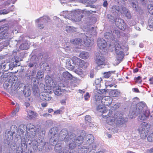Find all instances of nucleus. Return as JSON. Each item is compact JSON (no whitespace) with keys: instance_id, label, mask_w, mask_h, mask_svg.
<instances>
[{"instance_id":"1","label":"nucleus","mask_w":153,"mask_h":153,"mask_svg":"<svg viewBox=\"0 0 153 153\" xmlns=\"http://www.w3.org/2000/svg\"><path fill=\"white\" fill-rule=\"evenodd\" d=\"M145 104L142 102H140L137 104L135 106H132L130 109L129 117L132 119L135 118L138 114H140L139 118L141 120H144L149 117L150 111L149 110L146 109L143 111V109Z\"/></svg>"},{"instance_id":"2","label":"nucleus","mask_w":153,"mask_h":153,"mask_svg":"<svg viewBox=\"0 0 153 153\" xmlns=\"http://www.w3.org/2000/svg\"><path fill=\"white\" fill-rule=\"evenodd\" d=\"M83 140L81 136L76 137L75 134L72 132L68 133V141L69 142L70 149H74L79 146L82 143Z\"/></svg>"},{"instance_id":"3","label":"nucleus","mask_w":153,"mask_h":153,"mask_svg":"<svg viewBox=\"0 0 153 153\" xmlns=\"http://www.w3.org/2000/svg\"><path fill=\"white\" fill-rule=\"evenodd\" d=\"M123 47L121 44L117 42L111 44L109 47V49L111 51H115L116 55L119 58L117 59L119 61H121L124 56V53L123 51Z\"/></svg>"},{"instance_id":"4","label":"nucleus","mask_w":153,"mask_h":153,"mask_svg":"<svg viewBox=\"0 0 153 153\" xmlns=\"http://www.w3.org/2000/svg\"><path fill=\"white\" fill-rule=\"evenodd\" d=\"M58 128L54 127L50 130L49 133L51 137L50 141L51 142H53V145H55L56 149H57L59 146V149H60L62 148V144L59 145V143H56L57 141L58 142H59V136L58 133Z\"/></svg>"},{"instance_id":"5","label":"nucleus","mask_w":153,"mask_h":153,"mask_svg":"<svg viewBox=\"0 0 153 153\" xmlns=\"http://www.w3.org/2000/svg\"><path fill=\"white\" fill-rule=\"evenodd\" d=\"M102 116L103 118H107L109 117L107 120V123L109 125H112L115 123L116 119H117V115L112 112V111H102Z\"/></svg>"},{"instance_id":"6","label":"nucleus","mask_w":153,"mask_h":153,"mask_svg":"<svg viewBox=\"0 0 153 153\" xmlns=\"http://www.w3.org/2000/svg\"><path fill=\"white\" fill-rule=\"evenodd\" d=\"M83 11L80 10H77L72 11L69 14V16H71V19L73 20L80 21L83 16Z\"/></svg>"},{"instance_id":"7","label":"nucleus","mask_w":153,"mask_h":153,"mask_svg":"<svg viewBox=\"0 0 153 153\" xmlns=\"http://www.w3.org/2000/svg\"><path fill=\"white\" fill-rule=\"evenodd\" d=\"M147 123H143L140 125V128L138 129L140 137L142 139L146 138L148 134L149 130L147 127Z\"/></svg>"},{"instance_id":"8","label":"nucleus","mask_w":153,"mask_h":153,"mask_svg":"<svg viewBox=\"0 0 153 153\" xmlns=\"http://www.w3.org/2000/svg\"><path fill=\"white\" fill-rule=\"evenodd\" d=\"M70 61V59H68V69L70 70H74V72L79 75L82 74L83 73L82 70L79 67H74L71 64Z\"/></svg>"},{"instance_id":"9","label":"nucleus","mask_w":153,"mask_h":153,"mask_svg":"<svg viewBox=\"0 0 153 153\" xmlns=\"http://www.w3.org/2000/svg\"><path fill=\"white\" fill-rule=\"evenodd\" d=\"M115 22L116 26L120 30H124L127 27V25L124 21L120 18L116 19Z\"/></svg>"},{"instance_id":"10","label":"nucleus","mask_w":153,"mask_h":153,"mask_svg":"<svg viewBox=\"0 0 153 153\" xmlns=\"http://www.w3.org/2000/svg\"><path fill=\"white\" fill-rule=\"evenodd\" d=\"M95 61L98 65H103L105 63V59L102 55L99 53H96V54Z\"/></svg>"},{"instance_id":"11","label":"nucleus","mask_w":153,"mask_h":153,"mask_svg":"<svg viewBox=\"0 0 153 153\" xmlns=\"http://www.w3.org/2000/svg\"><path fill=\"white\" fill-rule=\"evenodd\" d=\"M94 43L93 40L89 36L86 35L84 38L83 45L84 46L89 47L91 46Z\"/></svg>"},{"instance_id":"12","label":"nucleus","mask_w":153,"mask_h":153,"mask_svg":"<svg viewBox=\"0 0 153 153\" xmlns=\"http://www.w3.org/2000/svg\"><path fill=\"white\" fill-rule=\"evenodd\" d=\"M96 29V28L89 26L87 27V29H85L84 30L87 32L86 33L87 35L90 36L92 35H95L97 34Z\"/></svg>"},{"instance_id":"13","label":"nucleus","mask_w":153,"mask_h":153,"mask_svg":"<svg viewBox=\"0 0 153 153\" xmlns=\"http://www.w3.org/2000/svg\"><path fill=\"white\" fill-rule=\"evenodd\" d=\"M112 102V99L110 96H106L102 97L101 103L105 106H109Z\"/></svg>"},{"instance_id":"14","label":"nucleus","mask_w":153,"mask_h":153,"mask_svg":"<svg viewBox=\"0 0 153 153\" xmlns=\"http://www.w3.org/2000/svg\"><path fill=\"white\" fill-rule=\"evenodd\" d=\"M107 43L104 39L102 38H99L97 41L98 47L100 49L105 48L107 46Z\"/></svg>"},{"instance_id":"15","label":"nucleus","mask_w":153,"mask_h":153,"mask_svg":"<svg viewBox=\"0 0 153 153\" xmlns=\"http://www.w3.org/2000/svg\"><path fill=\"white\" fill-rule=\"evenodd\" d=\"M106 91V90L105 89H102L98 91L97 93H95L94 95V98L95 101H100L101 100H102V97L101 96V94H103Z\"/></svg>"},{"instance_id":"16","label":"nucleus","mask_w":153,"mask_h":153,"mask_svg":"<svg viewBox=\"0 0 153 153\" xmlns=\"http://www.w3.org/2000/svg\"><path fill=\"white\" fill-rule=\"evenodd\" d=\"M112 34L109 32H106L105 33L104 36L107 39L111 38H112V35L116 37V36H118L119 35L120 33L117 31L115 30L112 32L111 31Z\"/></svg>"},{"instance_id":"17","label":"nucleus","mask_w":153,"mask_h":153,"mask_svg":"<svg viewBox=\"0 0 153 153\" xmlns=\"http://www.w3.org/2000/svg\"><path fill=\"white\" fill-rule=\"evenodd\" d=\"M120 8L119 6L113 5L111 8V11L114 15L118 16L120 14Z\"/></svg>"},{"instance_id":"18","label":"nucleus","mask_w":153,"mask_h":153,"mask_svg":"<svg viewBox=\"0 0 153 153\" xmlns=\"http://www.w3.org/2000/svg\"><path fill=\"white\" fill-rule=\"evenodd\" d=\"M7 33V30L4 27H0V39L5 38Z\"/></svg>"},{"instance_id":"19","label":"nucleus","mask_w":153,"mask_h":153,"mask_svg":"<svg viewBox=\"0 0 153 153\" xmlns=\"http://www.w3.org/2000/svg\"><path fill=\"white\" fill-rule=\"evenodd\" d=\"M27 112V117L28 119L31 120L36 118L37 115V114L36 113L31 110Z\"/></svg>"},{"instance_id":"20","label":"nucleus","mask_w":153,"mask_h":153,"mask_svg":"<svg viewBox=\"0 0 153 153\" xmlns=\"http://www.w3.org/2000/svg\"><path fill=\"white\" fill-rule=\"evenodd\" d=\"M40 98L43 101H49L51 100V97L48 94H44L40 96Z\"/></svg>"},{"instance_id":"21","label":"nucleus","mask_w":153,"mask_h":153,"mask_svg":"<svg viewBox=\"0 0 153 153\" xmlns=\"http://www.w3.org/2000/svg\"><path fill=\"white\" fill-rule=\"evenodd\" d=\"M71 60L74 64L76 66V67H77V66H79L82 60L74 56L72 58Z\"/></svg>"},{"instance_id":"22","label":"nucleus","mask_w":153,"mask_h":153,"mask_svg":"<svg viewBox=\"0 0 153 153\" xmlns=\"http://www.w3.org/2000/svg\"><path fill=\"white\" fill-rule=\"evenodd\" d=\"M71 42L74 44L80 45L81 46L82 45H83V41L82 39L78 38L74 40H71L70 41Z\"/></svg>"},{"instance_id":"23","label":"nucleus","mask_w":153,"mask_h":153,"mask_svg":"<svg viewBox=\"0 0 153 153\" xmlns=\"http://www.w3.org/2000/svg\"><path fill=\"white\" fill-rule=\"evenodd\" d=\"M86 139L87 140V143L91 144V143L94 141V137L93 135L91 134H88L86 136Z\"/></svg>"},{"instance_id":"24","label":"nucleus","mask_w":153,"mask_h":153,"mask_svg":"<svg viewBox=\"0 0 153 153\" xmlns=\"http://www.w3.org/2000/svg\"><path fill=\"white\" fill-rule=\"evenodd\" d=\"M8 63H6L5 62L1 63L0 65L1 68L3 71H6L9 69V65H8Z\"/></svg>"},{"instance_id":"25","label":"nucleus","mask_w":153,"mask_h":153,"mask_svg":"<svg viewBox=\"0 0 153 153\" xmlns=\"http://www.w3.org/2000/svg\"><path fill=\"white\" fill-rule=\"evenodd\" d=\"M89 151L88 147L87 146H83L80 149L79 148L78 153H87Z\"/></svg>"},{"instance_id":"26","label":"nucleus","mask_w":153,"mask_h":153,"mask_svg":"<svg viewBox=\"0 0 153 153\" xmlns=\"http://www.w3.org/2000/svg\"><path fill=\"white\" fill-rule=\"evenodd\" d=\"M109 94L111 96L115 97L119 96L120 94V92L118 90H114L111 91Z\"/></svg>"},{"instance_id":"27","label":"nucleus","mask_w":153,"mask_h":153,"mask_svg":"<svg viewBox=\"0 0 153 153\" xmlns=\"http://www.w3.org/2000/svg\"><path fill=\"white\" fill-rule=\"evenodd\" d=\"M148 28L150 30H152L153 28V16L151 17L148 21Z\"/></svg>"},{"instance_id":"28","label":"nucleus","mask_w":153,"mask_h":153,"mask_svg":"<svg viewBox=\"0 0 153 153\" xmlns=\"http://www.w3.org/2000/svg\"><path fill=\"white\" fill-rule=\"evenodd\" d=\"M79 57L83 59H87L89 56L88 53L85 52H82L79 55Z\"/></svg>"},{"instance_id":"29","label":"nucleus","mask_w":153,"mask_h":153,"mask_svg":"<svg viewBox=\"0 0 153 153\" xmlns=\"http://www.w3.org/2000/svg\"><path fill=\"white\" fill-rule=\"evenodd\" d=\"M125 122L126 120L123 117L121 116L117 119L116 121V124H117L121 125L125 123Z\"/></svg>"},{"instance_id":"30","label":"nucleus","mask_w":153,"mask_h":153,"mask_svg":"<svg viewBox=\"0 0 153 153\" xmlns=\"http://www.w3.org/2000/svg\"><path fill=\"white\" fill-rule=\"evenodd\" d=\"M88 63L85 62L84 60H82L79 66L81 68L85 69L88 66Z\"/></svg>"},{"instance_id":"31","label":"nucleus","mask_w":153,"mask_h":153,"mask_svg":"<svg viewBox=\"0 0 153 153\" xmlns=\"http://www.w3.org/2000/svg\"><path fill=\"white\" fill-rule=\"evenodd\" d=\"M129 10L125 7L124 6H121L120 8V13L125 14L126 12H128Z\"/></svg>"},{"instance_id":"32","label":"nucleus","mask_w":153,"mask_h":153,"mask_svg":"<svg viewBox=\"0 0 153 153\" xmlns=\"http://www.w3.org/2000/svg\"><path fill=\"white\" fill-rule=\"evenodd\" d=\"M68 86H69V83H71V82L68 81H71H71L72 82V79H73V77L68 72Z\"/></svg>"},{"instance_id":"33","label":"nucleus","mask_w":153,"mask_h":153,"mask_svg":"<svg viewBox=\"0 0 153 153\" xmlns=\"http://www.w3.org/2000/svg\"><path fill=\"white\" fill-rule=\"evenodd\" d=\"M36 76L39 79L42 78L44 77L43 73L41 71H39L37 72Z\"/></svg>"},{"instance_id":"34","label":"nucleus","mask_w":153,"mask_h":153,"mask_svg":"<svg viewBox=\"0 0 153 153\" xmlns=\"http://www.w3.org/2000/svg\"><path fill=\"white\" fill-rule=\"evenodd\" d=\"M148 11L149 13L153 15V6L152 5H148Z\"/></svg>"},{"instance_id":"35","label":"nucleus","mask_w":153,"mask_h":153,"mask_svg":"<svg viewBox=\"0 0 153 153\" xmlns=\"http://www.w3.org/2000/svg\"><path fill=\"white\" fill-rule=\"evenodd\" d=\"M89 145L88 146V148H89V150L90 151H91V149L94 150L96 147V146L95 144L93 143H91V144H89Z\"/></svg>"},{"instance_id":"36","label":"nucleus","mask_w":153,"mask_h":153,"mask_svg":"<svg viewBox=\"0 0 153 153\" xmlns=\"http://www.w3.org/2000/svg\"><path fill=\"white\" fill-rule=\"evenodd\" d=\"M134 10H136L138 8V6L137 3L134 2H132L131 4Z\"/></svg>"},{"instance_id":"37","label":"nucleus","mask_w":153,"mask_h":153,"mask_svg":"<svg viewBox=\"0 0 153 153\" xmlns=\"http://www.w3.org/2000/svg\"><path fill=\"white\" fill-rule=\"evenodd\" d=\"M39 90V88L37 85H35L33 86V91L34 93H37Z\"/></svg>"},{"instance_id":"38","label":"nucleus","mask_w":153,"mask_h":153,"mask_svg":"<svg viewBox=\"0 0 153 153\" xmlns=\"http://www.w3.org/2000/svg\"><path fill=\"white\" fill-rule=\"evenodd\" d=\"M126 17L128 19H131L132 16L131 15L129 10L128 12H126L124 14Z\"/></svg>"},{"instance_id":"39","label":"nucleus","mask_w":153,"mask_h":153,"mask_svg":"<svg viewBox=\"0 0 153 153\" xmlns=\"http://www.w3.org/2000/svg\"><path fill=\"white\" fill-rule=\"evenodd\" d=\"M64 109V107H62L59 108V109L55 111L54 112V114H59L61 113V112L62 111V110Z\"/></svg>"},{"instance_id":"40","label":"nucleus","mask_w":153,"mask_h":153,"mask_svg":"<svg viewBox=\"0 0 153 153\" xmlns=\"http://www.w3.org/2000/svg\"><path fill=\"white\" fill-rule=\"evenodd\" d=\"M147 139L149 142L153 141V132L148 136Z\"/></svg>"},{"instance_id":"41","label":"nucleus","mask_w":153,"mask_h":153,"mask_svg":"<svg viewBox=\"0 0 153 153\" xmlns=\"http://www.w3.org/2000/svg\"><path fill=\"white\" fill-rule=\"evenodd\" d=\"M111 76V72L109 71L104 73V77L105 78H109Z\"/></svg>"},{"instance_id":"42","label":"nucleus","mask_w":153,"mask_h":153,"mask_svg":"<svg viewBox=\"0 0 153 153\" xmlns=\"http://www.w3.org/2000/svg\"><path fill=\"white\" fill-rule=\"evenodd\" d=\"M85 120L86 123H87L91 120V118L89 115H87L85 117Z\"/></svg>"},{"instance_id":"43","label":"nucleus","mask_w":153,"mask_h":153,"mask_svg":"<svg viewBox=\"0 0 153 153\" xmlns=\"http://www.w3.org/2000/svg\"><path fill=\"white\" fill-rule=\"evenodd\" d=\"M45 81L46 83H50L51 82V77L49 76H46L45 77Z\"/></svg>"},{"instance_id":"44","label":"nucleus","mask_w":153,"mask_h":153,"mask_svg":"<svg viewBox=\"0 0 153 153\" xmlns=\"http://www.w3.org/2000/svg\"><path fill=\"white\" fill-rule=\"evenodd\" d=\"M16 109L15 110V111H13L12 113V114L13 115L15 114H16V112H18L19 110V105L16 104Z\"/></svg>"},{"instance_id":"45","label":"nucleus","mask_w":153,"mask_h":153,"mask_svg":"<svg viewBox=\"0 0 153 153\" xmlns=\"http://www.w3.org/2000/svg\"><path fill=\"white\" fill-rule=\"evenodd\" d=\"M108 18L109 19L110 21L112 22L114 20V18L113 16L112 15L109 14H108L107 16Z\"/></svg>"},{"instance_id":"46","label":"nucleus","mask_w":153,"mask_h":153,"mask_svg":"<svg viewBox=\"0 0 153 153\" xmlns=\"http://www.w3.org/2000/svg\"><path fill=\"white\" fill-rule=\"evenodd\" d=\"M102 79L101 78L97 79L95 80V83L96 85H98L100 83Z\"/></svg>"},{"instance_id":"47","label":"nucleus","mask_w":153,"mask_h":153,"mask_svg":"<svg viewBox=\"0 0 153 153\" xmlns=\"http://www.w3.org/2000/svg\"><path fill=\"white\" fill-rule=\"evenodd\" d=\"M134 79L136 80L135 82L137 83H140L142 82L141 77L140 76L136 77Z\"/></svg>"},{"instance_id":"48","label":"nucleus","mask_w":153,"mask_h":153,"mask_svg":"<svg viewBox=\"0 0 153 153\" xmlns=\"http://www.w3.org/2000/svg\"><path fill=\"white\" fill-rule=\"evenodd\" d=\"M90 97V96L89 94V93L88 92L86 93L84 96L85 100H87Z\"/></svg>"},{"instance_id":"49","label":"nucleus","mask_w":153,"mask_h":153,"mask_svg":"<svg viewBox=\"0 0 153 153\" xmlns=\"http://www.w3.org/2000/svg\"><path fill=\"white\" fill-rule=\"evenodd\" d=\"M97 110L100 112H102L103 108L101 105H99L97 107Z\"/></svg>"},{"instance_id":"50","label":"nucleus","mask_w":153,"mask_h":153,"mask_svg":"<svg viewBox=\"0 0 153 153\" xmlns=\"http://www.w3.org/2000/svg\"><path fill=\"white\" fill-rule=\"evenodd\" d=\"M146 153H153V148L149 149H147L146 150Z\"/></svg>"},{"instance_id":"51","label":"nucleus","mask_w":153,"mask_h":153,"mask_svg":"<svg viewBox=\"0 0 153 153\" xmlns=\"http://www.w3.org/2000/svg\"><path fill=\"white\" fill-rule=\"evenodd\" d=\"M94 76V72L93 71H91L90 73V76L91 78H93Z\"/></svg>"},{"instance_id":"52","label":"nucleus","mask_w":153,"mask_h":153,"mask_svg":"<svg viewBox=\"0 0 153 153\" xmlns=\"http://www.w3.org/2000/svg\"><path fill=\"white\" fill-rule=\"evenodd\" d=\"M60 103L62 105H65L66 103V100L62 99L60 100Z\"/></svg>"},{"instance_id":"53","label":"nucleus","mask_w":153,"mask_h":153,"mask_svg":"<svg viewBox=\"0 0 153 153\" xmlns=\"http://www.w3.org/2000/svg\"><path fill=\"white\" fill-rule=\"evenodd\" d=\"M87 124V125L91 127H93L94 126V125L92 123H91L90 122H88L87 123H86Z\"/></svg>"},{"instance_id":"54","label":"nucleus","mask_w":153,"mask_h":153,"mask_svg":"<svg viewBox=\"0 0 153 153\" xmlns=\"http://www.w3.org/2000/svg\"><path fill=\"white\" fill-rule=\"evenodd\" d=\"M54 93L55 94V95H57V96H59L60 95V94H61V93H59V91H56H56H54Z\"/></svg>"},{"instance_id":"55","label":"nucleus","mask_w":153,"mask_h":153,"mask_svg":"<svg viewBox=\"0 0 153 153\" xmlns=\"http://www.w3.org/2000/svg\"><path fill=\"white\" fill-rule=\"evenodd\" d=\"M8 13V12L7 10H3L2 12L1 13H0V14H6Z\"/></svg>"},{"instance_id":"56","label":"nucleus","mask_w":153,"mask_h":153,"mask_svg":"<svg viewBox=\"0 0 153 153\" xmlns=\"http://www.w3.org/2000/svg\"><path fill=\"white\" fill-rule=\"evenodd\" d=\"M79 1L80 2L83 3L84 4L88 3V0H79Z\"/></svg>"},{"instance_id":"57","label":"nucleus","mask_w":153,"mask_h":153,"mask_svg":"<svg viewBox=\"0 0 153 153\" xmlns=\"http://www.w3.org/2000/svg\"><path fill=\"white\" fill-rule=\"evenodd\" d=\"M43 116L44 117H47L48 116H50L51 117L52 116L51 115V114L47 113L44 114L43 115Z\"/></svg>"},{"instance_id":"58","label":"nucleus","mask_w":153,"mask_h":153,"mask_svg":"<svg viewBox=\"0 0 153 153\" xmlns=\"http://www.w3.org/2000/svg\"><path fill=\"white\" fill-rule=\"evenodd\" d=\"M108 5V3H107V2L106 1H105L103 3V6L105 7H106Z\"/></svg>"},{"instance_id":"59","label":"nucleus","mask_w":153,"mask_h":153,"mask_svg":"<svg viewBox=\"0 0 153 153\" xmlns=\"http://www.w3.org/2000/svg\"><path fill=\"white\" fill-rule=\"evenodd\" d=\"M41 105L42 107H45L47 106L48 105V103H42L41 104Z\"/></svg>"},{"instance_id":"60","label":"nucleus","mask_w":153,"mask_h":153,"mask_svg":"<svg viewBox=\"0 0 153 153\" xmlns=\"http://www.w3.org/2000/svg\"><path fill=\"white\" fill-rule=\"evenodd\" d=\"M133 91L135 92L138 93L139 92V91L138 88H134L133 89Z\"/></svg>"},{"instance_id":"61","label":"nucleus","mask_w":153,"mask_h":153,"mask_svg":"<svg viewBox=\"0 0 153 153\" xmlns=\"http://www.w3.org/2000/svg\"><path fill=\"white\" fill-rule=\"evenodd\" d=\"M78 91L81 94H82L85 93V91L84 90L79 89L78 90Z\"/></svg>"},{"instance_id":"62","label":"nucleus","mask_w":153,"mask_h":153,"mask_svg":"<svg viewBox=\"0 0 153 153\" xmlns=\"http://www.w3.org/2000/svg\"><path fill=\"white\" fill-rule=\"evenodd\" d=\"M60 1L62 4H66L67 3V0H60Z\"/></svg>"},{"instance_id":"63","label":"nucleus","mask_w":153,"mask_h":153,"mask_svg":"<svg viewBox=\"0 0 153 153\" xmlns=\"http://www.w3.org/2000/svg\"><path fill=\"white\" fill-rule=\"evenodd\" d=\"M38 26L41 29L43 28L44 27L43 25L42 24L38 25Z\"/></svg>"},{"instance_id":"64","label":"nucleus","mask_w":153,"mask_h":153,"mask_svg":"<svg viewBox=\"0 0 153 153\" xmlns=\"http://www.w3.org/2000/svg\"><path fill=\"white\" fill-rule=\"evenodd\" d=\"M97 0H88V3L91 2L93 3L95 2Z\"/></svg>"}]
</instances>
